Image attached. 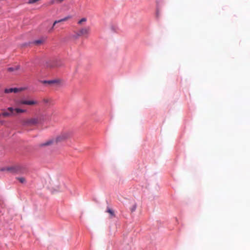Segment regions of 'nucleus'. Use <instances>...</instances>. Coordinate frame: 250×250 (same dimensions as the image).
Returning a JSON list of instances; mask_svg holds the SVG:
<instances>
[{"label":"nucleus","mask_w":250,"mask_h":250,"mask_svg":"<svg viewBox=\"0 0 250 250\" xmlns=\"http://www.w3.org/2000/svg\"><path fill=\"white\" fill-rule=\"evenodd\" d=\"M43 120V116L42 114H39L33 117L22 120L21 124L23 126H33L42 123Z\"/></svg>","instance_id":"f257e3e1"},{"label":"nucleus","mask_w":250,"mask_h":250,"mask_svg":"<svg viewBox=\"0 0 250 250\" xmlns=\"http://www.w3.org/2000/svg\"><path fill=\"white\" fill-rule=\"evenodd\" d=\"M90 29L89 27H83L78 32H75V35L72 37L76 39L80 36L87 35L89 33Z\"/></svg>","instance_id":"f03ea898"},{"label":"nucleus","mask_w":250,"mask_h":250,"mask_svg":"<svg viewBox=\"0 0 250 250\" xmlns=\"http://www.w3.org/2000/svg\"><path fill=\"white\" fill-rule=\"evenodd\" d=\"M39 102L37 101L34 100H21L17 102L18 105H21L22 104L28 105H36L38 104Z\"/></svg>","instance_id":"7ed1b4c3"},{"label":"nucleus","mask_w":250,"mask_h":250,"mask_svg":"<svg viewBox=\"0 0 250 250\" xmlns=\"http://www.w3.org/2000/svg\"><path fill=\"white\" fill-rule=\"evenodd\" d=\"M71 18H72V17L71 16H68L64 17L63 19H61V20L55 21L54 22V23L52 25V26L50 28V29H49L48 32L49 33L52 32L54 30L55 28H56L58 26V25L56 26L57 24L61 23L63 21H65L70 19Z\"/></svg>","instance_id":"20e7f679"},{"label":"nucleus","mask_w":250,"mask_h":250,"mask_svg":"<svg viewBox=\"0 0 250 250\" xmlns=\"http://www.w3.org/2000/svg\"><path fill=\"white\" fill-rule=\"evenodd\" d=\"M21 167L20 166L16 165L11 167H8L6 168H2L1 170H6L13 173H20L21 170Z\"/></svg>","instance_id":"39448f33"},{"label":"nucleus","mask_w":250,"mask_h":250,"mask_svg":"<svg viewBox=\"0 0 250 250\" xmlns=\"http://www.w3.org/2000/svg\"><path fill=\"white\" fill-rule=\"evenodd\" d=\"M70 136V133L68 132H64L61 133L56 139V142H61L68 138Z\"/></svg>","instance_id":"423d86ee"},{"label":"nucleus","mask_w":250,"mask_h":250,"mask_svg":"<svg viewBox=\"0 0 250 250\" xmlns=\"http://www.w3.org/2000/svg\"><path fill=\"white\" fill-rule=\"evenodd\" d=\"M7 110L10 112H11V114H13V115H15L16 113L19 114L21 113H24L26 112V110L25 109H22L20 108H15L14 109L13 108L10 107L7 108Z\"/></svg>","instance_id":"0eeeda50"},{"label":"nucleus","mask_w":250,"mask_h":250,"mask_svg":"<svg viewBox=\"0 0 250 250\" xmlns=\"http://www.w3.org/2000/svg\"><path fill=\"white\" fill-rule=\"evenodd\" d=\"M22 90V88H6L4 90V92L5 93H9L14 92L15 93H18Z\"/></svg>","instance_id":"6e6552de"},{"label":"nucleus","mask_w":250,"mask_h":250,"mask_svg":"<svg viewBox=\"0 0 250 250\" xmlns=\"http://www.w3.org/2000/svg\"><path fill=\"white\" fill-rule=\"evenodd\" d=\"M60 81L58 80H53L49 81H43L42 83L43 84H47L50 85H53L59 83Z\"/></svg>","instance_id":"1a4fd4ad"},{"label":"nucleus","mask_w":250,"mask_h":250,"mask_svg":"<svg viewBox=\"0 0 250 250\" xmlns=\"http://www.w3.org/2000/svg\"><path fill=\"white\" fill-rule=\"evenodd\" d=\"M58 66V65L57 64V62L55 61H50L46 63V67L47 68H52Z\"/></svg>","instance_id":"9d476101"},{"label":"nucleus","mask_w":250,"mask_h":250,"mask_svg":"<svg viewBox=\"0 0 250 250\" xmlns=\"http://www.w3.org/2000/svg\"><path fill=\"white\" fill-rule=\"evenodd\" d=\"M53 142H54V140H48V141H46L44 143L41 144L40 145V146H50V145L53 144Z\"/></svg>","instance_id":"9b49d317"},{"label":"nucleus","mask_w":250,"mask_h":250,"mask_svg":"<svg viewBox=\"0 0 250 250\" xmlns=\"http://www.w3.org/2000/svg\"><path fill=\"white\" fill-rule=\"evenodd\" d=\"M19 68H20L19 66H16L13 67H9V68H8L7 70L9 72H12V71L18 70L19 69Z\"/></svg>","instance_id":"f8f14e48"},{"label":"nucleus","mask_w":250,"mask_h":250,"mask_svg":"<svg viewBox=\"0 0 250 250\" xmlns=\"http://www.w3.org/2000/svg\"><path fill=\"white\" fill-rule=\"evenodd\" d=\"M136 208H137V204L135 202H134V203L133 204L132 206L130 208L131 212H133L135 211Z\"/></svg>","instance_id":"ddd939ff"},{"label":"nucleus","mask_w":250,"mask_h":250,"mask_svg":"<svg viewBox=\"0 0 250 250\" xmlns=\"http://www.w3.org/2000/svg\"><path fill=\"white\" fill-rule=\"evenodd\" d=\"M106 212H108L109 214H110L111 216H112V217L115 216L114 212L112 209H111L110 208H107Z\"/></svg>","instance_id":"4468645a"},{"label":"nucleus","mask_w":250,"mask_h":250,"mask_svg":"<svg viewBox=\"0 0 250 250\" xmlns=\"http://www.w3.org/2000/svg\"><path fill=\"white\" fill-rule=\"evenodd\" d=\"M10 112H3L1 115L4 117H8V116H11V115H14L13 114H11V112L9 111Z\"/></svg>","instance_id":"2eb2a0df"},{"label":"nucleus","mask_w":250,"mask_h":250,"mask_svg":"<svg viewBox=\"0 0 250 250\" xmlns=\"http://www.w3.org/2000/svg\"><path fill=\"white\" fill-rule=\"evenodd\" d=\"M87 19L85 18H82L78 22V23L80 25L82 24L83 22L86 21Z\"/></svg>","instance_id":"dca6fc26"},{"label":"nucleus","mask_w":250,"mask_h":250,"mask_svg":"<svg viewBox=\"0 0 250 250\" xmlns=\"http://www.w3.org/2000/svg\"><path fill=\"white\" fill-rule=\"evenodd\" d=\"M55 3L57 4V0H51L48 2V5H52Z\"/></svg>","instance_id":"f3484780"},{"label":"nucleus","mask_w":250,"mask_h":250,"mask_svg":"<svg viewBox=\"0 0 250 250\" xmlns=\"http://www.w3.org/2000/svg\"><path fill=\"white\" fill-rule=\"evenodd\" d=\"M18 180L21 183H24L26 181L25 179L23 177H19L18 178Z\"/></svg>","instance_id":"a211bd4d"},{"label":"nucleus","mask_w":250,"mask_h":250,"mask_svg":"<svg viewBox=\"0 0 250 250\" xmlns=\"http://www.w3.org/2000/svg\"><path fill=\"white\" fill-rule=\"evenodd\" d=\"M42 40H37L34 42V43L36 44H39L42 43Z\"/></svg>","instance_id":"6ab92c4d"},{"label":"nucleus","mask_w":250,"mask_h":250,"mask_svg":"<svg viewBox=\"0 0 250 250\" xmlns=\"http://www.w3.org/2000/svg\"><path fill=\"white\" fill-rule=\"evenodd\" d=\"M1 115H1V114H0V116Z\"/></svg>","instance_id":"aec40b11"}]
</instances>
